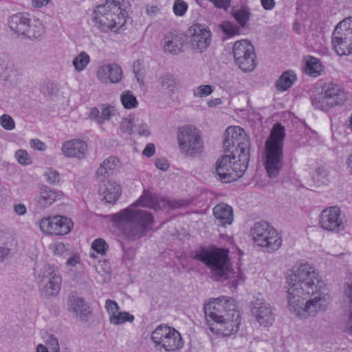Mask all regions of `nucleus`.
I'll return each instance as SVG.
<instances>
[{
	"instance_id": "de8ad7c7",
	"label": "nucleus",
	"mask_w": 352,
	"mask_h": 352,
	"mask_svg": "<svg viewBox=\"0 0 352 352\" xmlns=\"http://www.w3.org/2000/svg\"><path fill=\"white\" fill-rule=\"evenodd\" d=\"M134 118L131 117L122 119L120 129L122 132L131 134L133 131Z\"/></svg>"
},
{
	"instance_id": "864d4df0",
	"label": "nucleus",
	"mask_w": 352,
	"mask_h": 352,
	"mask_svg": "<svg viewBox=\"0 0 352 352\" xmlns=\"http://www.w3.org/2000/svg\"><path fill=\"white\" fill-rule=\"evenodd\" d=\"M46 343L51 352H60L58 341L54 335L48 337Z\"/></svg>"
},
{
	"instance_id": "1a4fd4ad",
	"label": "nucleus",
	"mask_w": 352,
	"mask_h": 352,
	"mask_svg": "<svg viewBox=\"0 0 352 352\" xmlns=\"http://www.w3.org/2000/svg\"><path fill=\"white\" fill-rule=\"evenodd\" d=\"M226 136L223 147L230 153L241 155L242 161H249L250 142L245 131L240 126H229L226 131Z\"/></svg>"
},
{
	"instance_id": "ea45409f",
	"label": "nucleus",
	"mask_w": 352,
	"mask_h": 352,
	"mask_svg": "<svg viewBox=\"0 0 352 352\" xmlns=\"http://www.w3.org/2000/svg\"><path fill=\"white\" fill-rule=\"evenodd\" d=\"M55 217L52 218H43L40 221V228L44 233L55 234Z\"/></svg>"
},
{
	"instance_id": "e2e57ef3",
	"label": "nucleus",
	"mask_w": 352,
	"mask_h": 352,
	"mask_svg": "<svg viewBox=\"0 0 352 352\" xmlns=\"http://www.w3.org/2000/svg\"><path fill=\"white\" fill-rule=\"evenodd\" d=\"M263 8L266 10H271L275 6L274 0H261Z\"/></svg>"
},
{
	"instance_id": "ddd939ff",
	"label": "nucleus",
	"mask_w": 352,
	"mask_h": 352,
	"mask_svg": "<svg viewBox=\"0 0 352 352\" xmlns=\"http://www.w3.org/2000/svg\"><path fill=\"white\" fill-rule=\"evenodd\" d=\"M236 65L241 70L249 72L256 67V54L253 45L248 40L236 41L232 47Z\"/></svg>"
},
{
	"instance_id": "6e6552de",
	"label": "nucleus",
	"mask_w": 352,
	"mask_h": 352,
	"mask_svg": "<svg viewBox=\"0 0 352 352\" xmlns=\"http://www.w3.org/2000/svg\"><path fill=\"white\" fill-rule=\"evenodd\" d=\"M177 140L181 153L195 157L204 151V145L200 131L192 125H184L178 129Z\"/></svg>"
},
{
	"instance_id": "0e129e2a",
	"label": "nucleus",
	"mask_w": 352,
	"mask_h": 352,
	"mask_svg": "<svg viewBox=\"0 0 352 352\" xmlns=\"http://www.w3.org/2000/svg\"><path fill=\"white\" fill-rule=\"evenodd\" d=\"M168 205L172 208H179L187 205V202L182 200L170 201Z\"/></svg>"
},
{
	"instance_id": "e433bc0d",
	"label": "nucleus",
	"mask_w": 352,
	"mask_h": 352,
	"mask_svg": "<svg viewBox=\"0 0 352 352\" xmlns=\"http://www.w3.org/2000/svg\"><path fill=\"white\" fill-rule=\"evenodd\" d=\"M90 62V57L85 52H81L74 60L73 66L76 71L80 72L85 69Z\"/></svg>"
},
{
	"instance_id": "0eeeda50",
	"label": "nucleus",
	"mask_w": 352,
	"mask_h": 352,
	"mask_svg": "<svg viewBox=\"0 0 352 352\" xmlns=\"http://www.w3.org/2000/svg\"><path fill=\"white\" fill-rule=\"evenodd\" d=\"M249 161H242L241 155L231 153L223 155L216 162L215 177L223 183H230L242 177Z\"/></svg>"
},
{
	"instance_id": "680f3d73",
	"label": "nucleus",
	"mask_w": 352,
	"mask_h": 352,
	"mask_svg": "<svg viewBox=\"0 0 352 352\" xmlns=\"http://www.w3.org/2000/svg\"><path fill=\"white\" fill-rule=\"evenodd\" d=\"M30 145L32 148L38 151H43L45 148V144L39 140H31Z\"/></svg>"
},
{
	"instance_id": "3c124183",
	"label": "nucleus",
	"mask_w": 352,
	"mask_h": 352,
	"mask_svg": "<svg viewBox=\"0 0 352 352\" xmlns=\"http://www.w3.org/2000/svg\"><path fill=\"white\" fill-rule=\"evenodd\" d=\"M113 107L110 105H102V112L100 113V117L99 118V123L102 124L105 120H109L112 116Z\"/></svg>"
},
{
	"instance_id": "c03bdc74",
	"label": "nucleus",
	"mask_w": 352,
	"mask_h": 352,
	"mask_svg": "<svg viewBox=\"0 0 352 352\" xmlns=\"http://www.w3.org/2000/svg\"><path fill=\"white\" fill-rule=\"evenodd\" d=\"M0 124L7 131H12L15 128L14 121L8 114H3L0 117Z\"/></svg>"
},
{
	"instance_id": "bf43d9fd",
	"label": "nucleus",
	"mask_w": 352,
	"mask_h": 352,
	"mask_svg": "<svg viewBox=\"0 0 352 352\" xmlns=\"http://www.w3.org/2000/svg\"><path fill=\"white\" fill-rule=\"evenodd\" d=\"M155 166L162 170H166L168 168L169 164L166 159L158 158L155 160Z\"/></svg>"
},
{
	"instance_id": "13d9d810",
	"label": "nucleus",
	"mask_w": 352,
	"mask_h": 352,
	"mask_svg": "<svg viewBox=\"0 0 352 352\" xmlns=\"http://www.w3.org/2000/svg\"><path fill=\"white\" fill-rule=\"evenodd\" d=\"M155 147L154 144L149 143V144H146V147L144 148V149L142 151V154L147 157H151L153 156V155L155 154Z\"/></svg>"
},
{
	"instance_id": "09e8293b",
	"label": "nucleus",
	"mask_w": 352,
	"mask_h": 352,
	"mask_svg": "<svg viewBox=\"0 0 352 352\" xmlns=\"http://www.w3.org/2000/svg\"><path fill=\"white\" fill-rule=\"evenodd\" d=\"M188 8V4L183 0H176L173 5V12L177 16H183Z\"/></svg>"
},
{
	"instance_id": "393cba45",
	"label": "nucleus",
	"mask_w": 352,
	"mask_h": 352,
	"mask_svg": "<svg viewBox=\"0 0 352 352\" xmlns=\"http://www.w3.org/2000/svg\"><path fill=\"white\" fill-rule=\"evenodd\" d=\"M30 19L26 13H17L9 17L8 23L9 28L14 32L23 34L27 30V27Z\"/></svg>"
},
{
	"instance_id": "9b49d317",
	"label": "nucleus",
	"mask_w": 352,
	"mask_h": 352,
	"mask_svg": "<svg viewBox=\"0 0 352 352\" xmlns=\"http://www.w3.org/2000/svg\"><path fill=\"white\" fill-rule=\"evenodd\" d=\"M38 287L42 295L47 298L56 296L60 289L61 276L54 265H45L38 272Z\"/></svg>"
},
{
	"instance_id": "423d86ee",
	"label": "nucleus",
	"mask_w": 352,
	"mask_h": 352,
	"mask_svg": "<svg viewBox=\"0 0 352 352\" xmlns=\"http://www.w3.org/2000/svg\"><path fill=\"white\" fill-rule=\"evenodd\" d=\"M285 127L280 123L274 125L265 142V169L270 178L276 177L283 168Z\"/></svg>"
},
{
	"instance_id": "4be33fe9",
	"label": "nucleus",
	"mask_w": 352,
	"mask_h": 352,
	"mask_svg": "<svg viewBox=\"0 0 352 352\" xmlns=\"http://www.w3.org/2000/svg\"><path fill=\"white\" fill-rule=\"evenodd\" d=\"M87 150V144L79 139L69 140L62 146V152L65 156L79 159L85 157Z\"/></svg>"
},
{
	"instance_id": "5701e85b",
	"label": "nucleus",
	"mask_w": 352,
	"mask_h": 352,
	"mask_svg": "<svg viewBox=\"0 0 352 352\" xmlns=\"http://www.w3.org/2000/svg\"><path fill=\"white\" fill-rule=\"evenodd\" d=\"M63 193L60 191L50 189L43 186L39 190L36 201L40 208H45L51 206L56 201L62 199Z\"/></svg>"
},
{
	"instance_id": "b1692460",
	"label": "nucleus",
	"mask_w": 352,
	"mask_h": 352,
	"mask_svg": "<svg viewBox=\"0 0 352 352\" xmlns=\"http://www.w3.org/2000/svg\"><path fill=\"white\" fill-rule=\"evenodd\" d=\"M213 215L218 226L226 227L233 221L232 207L226 204H219L213 208Z\"/></svg>"
},
{
	"instance_id": "a211bd4d",
	"label": "nucleus",
	"mask_w": 352,
	"mask_h": 352,
	"mask_svg": "<svg viewBox=\"0 0 352 352\" xmlns=\"http://www.w3.org/2000/svg\"><path fill=\"white\" fill-rule=\"evenodd\" d=\"M122 76V68L116 63L102 65L97 71V78L102 83H117Z\"/></svg>"
},
{
	"instance_id": "a18cd8bd",
	"label": "nucleus",
	"mask_w": 352,
	"mask_h": 352,
	"mask_svg": "<svg viewBox=\"0 0 352 352\" xmlns=\"http://www.w3.org/2000/svg\"><path fill=\"white\" fill-rule=\"evenodd\" d=\"M45 177L47 179V182L50 184H55L60 181V174L59 173L54 170L52 168H49L47 169L44 174Z\"/></svg>"
},
{
	"instance_id": "37998d69",
	"label": "nucleus",
	"mask_w": 352,
	"mask_h": 352,
	"mask_svg": "<svg viewBox=\"0 0 352 352\" xmlns=\"http://www.w3.org/2000/svg\"><path fill=\"white\" fill-rule=\"evenodd\" d=\"M91 248L98 254L104 255L108 249V244L103 239L98 238L92 242Z\"/></svg>"
},
{
	"instance_id": "9d476101",
	"label": "nucleus",
	"mask_w": 352,
	"mask_h": 352,
	"mask_svg": "<svg viewBox=\"0 0 352 352\" xmlns=\"http://www.w3.org/2000/svg\"><path fill=\"white\" fill-rule=\"evenodd\" d=\"M250 233L254 243L258 246L266 248L269 252L277 250L282 245L280 234L267 222L255 223Z\"/></svg>"
},
{
	"instance_id": "473e14b6",
	"label": "nucleus",
	"mask_w": 352,
	"mask_h": 352,
	"mask_svg": "<svg viewBox=\"0 0 352 352\" xmlns=\"http://www.w3.org/2000/svg\"><path fill=\"white\" fill-rule=\"evenodd\" d=\"M323 70V66L320 60L314 57H309L305 64V73L312 77H317L320 75Z\"/></svg>"
},
{
	"instance_id": "20e7f679",
	"label": "nucleus",
	"mask_w": 352,
	"mask_h": 352,
	"mask_svg": "<svg viewBox=\"0 0 352 352\" xmlns=\"http://www.w3.org/2000/svg\"><path fill=\"white\" fill-rule=\"evenodd\" d=\"M127 17L128 13L122 8L120 0H107L104 3L97 6L93 12L95 25L104 32L122 28Z\"/></svg>"
},
{
	"instance_id": "6ab92c4d",
	"label": "nucleus",
	"mask_w": 352,
	"mask_h": 352,
	"mask_svg": "<svg viewBox=\"0 0 352 352\" xmlns=\"http://www.w3.org/2000/svg\"><path fill=\"white\" fill-rule=\"evenodd\" d=\"M323 94L332 107L342 105L348 99V94L340 85L330 83L323 88Z\"/></svg>"
},
{
	"instance_id": "4c0bfd02",
	"label": "nucleus",
	"mask_w": 352,
	"mask_h": 352,
	"mask_svg": "<svg viewBox=\"0 0 352 352\" xmlns=\"http://www.w3.org/2000/svg\"><path fill=\"white\" fill-rule=\"evenodd\" d=\"M313 180L316 185H327L329 182V173L324 168H318L313 175Z\"/></svg>"
},
{
	"instance_id": "5fc2aeb1",
	"label": "nucleus",
	"mask_w": 352,
	"mask_h": 352,
	"mask_svg": "<svg viewBox=\"0 0 352 352\" xmlns=\"http://www.w3.org/2000/svg\"><path fill=\"white\" fill-rule=\"evenodd\" d=\"M54 252L57 255H67L65 245L62 242H56L54 244Z\"/></svg>"
},
{
	"instance_id": "f03ea898",
	"label": "nucleus",
	"mask_w": 352,
	"mask_h": 352,
	"mask_svg": "<svg viewBox=\"0 0 352 352\" xmlns=\"http://www.w3.org/2000/svg\"><path fill=\"white\" fill-rule=\"evenodd\" d=\"M142 206L153 209L160 207L156 196L148 190L129 207L111 216V221L122 229L124 234L129 239L135 240L147 232L153 224V217L146 210L135 207Z\"/></svg>"
},
{
	"instance_id": "4d7b16f0",
	"label": "nucleus",
	"mask_w": 352,
	"mask_h": 352,
	"mask_svg": "<svg viewBox=\"0 0 352 352\" xmlns=\"http://www.w3.org/2000/svg\"><path fill=\"white\" fill-rule=\"evenodd\" d=\"M138 133L140 136L148 137L151 135L148 126L145 123H142L138 126L137 128Z\"/></svg>"
},
{
	"instance_id": "49530a36",
	"label": "nucleus",
	"mask_w": 352,
	"mask_h": 352,
	"mask_svg": "<svg viewBox=\"0 0 352 352\" xmlns=\"http://www.w3.org/2000/svg\"><path fill=\"white\" fill-rule=\"evenodd\" d=\"M348 297L349 298V313L345 331L352 335V285L349 286Z\"/></svg>"
},
{
	"instance_id": "c9c22d12",
	"label": "nucleus",
	"mask_w": 352,
	"mask_h": 352,
	"mask_svg": "<svg viewBox=\"0 0 352 352\" xmlns=\"http://www.w3.org/2000/svg\"><path fill=\"white\" fill-rule=\"evenodd\" d=\"M134 316L126 311H118L115 315L109 317V322L114 325H120L126 322H132Z\"/></svg>"
},
{
	"instance_id": "4468645a",
	"label": "nucleus",
	"mask_w": 352,
	"mask_h": 352,
	"mask_svg": "<svg viewBox=\"0 0 352 352\" xmlns=\"http://www.w3.org/2000/svg\"><path fill=\"white\" fill-rule=\"evenodd\" d=\"M187 38L193 50L202 52L210 46L212 34L207 25L196 23L188 28Z\"/></svg>"
},
{
	"instance_id": "bb28decb",
	"label": "nucleus",
	"mask_w": 352,
	"mask_h": 352,
	"mask_svg": "<svg viewBox=\"0 0 352 352\" xmlns=\"http://www.w3.org/2000/svg\"><path fill=\"white\" fill-rule=\"evenodd\" d=\"M170 331V327L160 324L152 331L150 339L155 344L156 348L162 349Z\"/></svg>"
},
{
	"instance_id": "f8f14e48",
	"label": "nucleus",
	"mask_w": 352,
	"mask_h": 352,
	"mask_svg": "<svg viewBox=\"0 0 352 352\" xmlns=\"http://www.w3.org/2000/svg\"><path fill=\"white\" fill-rule=\"evenodd\" d=\"M331 43L339 56L352 53V16L338 23L332 34Z\"/></svg>"
},
{
	"instance_id": "aec40b11",
	"label": "nucleus",
	"mask_w": 352,
	"mask_h": 352,
	"mask_svg": "<svg viewBox=\"0 0 352 352\" xmlns=\"http://www.w3.org/2000/svg\"><path fill=\"white\" fill-rule=\"evenodd\" d=\"M184 43L183 36L172 32L166 33L161 41L164 52L172 55H177L182 52Z\"/></svg>"
},
{
	"instance_id": "58836bf2",
	"label": "nucleus",
	"mask_w": 352,
	"mask_h": 352,
	"mask_svg": "<svg viewBox=\"0 0 352 352\" xmlns=\"http://www.w3.org/2000/svg\"><path fill=\"white\" fill-rule=\"evenodd\" d=\"M232 15L236 22L243 28L250 19V12L247 8H242L234 10Z\"/></svg>"
},
{
	"instance_id": "f3484780",
	"label": "nucleus",
	"mask_w": 352,
	"mask_h": 352,
	"mask_svg": "<svg viewBox=\"0 0 352 352\" xmlns=\"http://www.w3.org/2000/svg\"><path fill=\"white\" fill-rule=\"evenodd\" d=\"M251 311L256 321L265 327L271 325L274 315L271 305L263 299H256L252 302Z\"/></svg>"
},
{
	"instance_id": "774afa93",
	"label": "nucleus",
	"mask_w": 352,
	"mask_h": 352,
	"mask_svg": "<svg viewBox=\"0 0 352 352\" xmlns=\"http://www.w3.org/2000/svg\"><path fill=\"white\" fill-rule=\"evenodd\" d=\"M50 0H33L32 5L36 8H41L49 3Z\"/></svg>"
},
{
	"instance_id": "72a5a7b5",
	"label": "nucleus",
	"mask_w": 352,
	"mask_h": 352,
	"mask_svg": "<svg viewBox=\"0 0 352 352\" xmlns=\"http://www.w3.org/2000/svg\"><path fill=\"white\" fill-rule=\"evenodd\" d=\"M311 104L316 109L324 111H328L332 108V106L330 105V102H329L327 98H325V96L322 91L316 95H314L311 98Z\"/></svg>"
},
{
	"instance_id": "052dcab7",
	"label": "nucleus",
	"mask_w": 352,
	"mask_h": 352,
	"mask_svg": "<svg viewBox=\"0 0 352 352\" xmlns=\"http://www.w3.org/2000/svg\"><path fill=\"white\" fill-rule=\"evenodd\" d=\"M14 212L19 216H23L26 214L27 208L23 204H16L13 206Z\"/></svg>"
},
{
	"instance_id": "7c9ffc66",
	"label": "nucleus",
	"mask_w": 352,
	"mask_h": 352,
	"mask_svg": "<svg viewBox=\"0 0 352 352\" xmlns=\"http://www.w3.org/2000/svg\"><path fill=\"white\" fill-rule=\"evenodd\" d=\"M159 82L162 88L170 94H173L177 90L178 84L176 78L171 74L166 73L159 78Z\"/></svg>"
},
{
	"instance_id": "79ce46f5",
	"label": "nucleus",
	"mask_w": 352,
	"mask_h": 352,
	"mask_svg": "<svg viewBox=\"0 0 352 352\" xmlns=\"http://www.w3.org/2000/svg\"><path fill=\"white\" fill-rule=\"evenodd\" d=\"M214 91V87L208 85H203L193 90V96L197 98H203L209 96Z\"/></svg>"
},
{
	"instance_id": "f704fd0d",
	"label": "nucleus",
	"mask_w": 352,
	"mask_h": 352,
	"mask_svg": "<svg viewBox=\"0 0 352 352\" xmlns=\"http://www.w3.org/2000/svg\"><path fill=\"white\" fill-rule=\"evenodd\" d=\"M120 100L124 107L127 109L136 108L138 105L136 97L131 91H124L120 96Z\"/></svg>"
},
{
	"instance_id": "7ed1b4c3",
	"label": "nucleus",
	"mask_w": 352,
	"mask_h": 352,
	"mask_svg": "<svg viewBox=\"0 0 352 352\" xmlns=\"http://www.w3.org/2000/svg\"><path fill=\"white\" fill-rule=\"evenodd\" d=\"M205 318L210 330L223 336H230L239 331L240 314L232 298L220 296L204 306Z\"/></svg>"
},
{
	"instance_id": "603ef678",
	"label": "nucleus",
	"mask_w": 352,
	"mask_h": 352,
	"mask_svg": "<svg viewBox=\"0 0 352 352\" xmlns=\"http://www.w3.org/2000/svg\"><path fill=\"white\" fill-rule=\"evenodd\" d=\"M105 308L109 315V317L115 315L120 310V307L118 306V303L113 300H106Z\"/></svg>"
},
{
	"instance_id": "f257e3e1",
	"label": "nucleus",
	"mask_w": 352,
	"mask_h": 352,
	"mask_svg": "<svg viewBox=\"0 0 352 352\" xmlns=\"http://www.w3.org/2000/svg\"><path fill=\"white\" fill-rule=\"evenodd\" d=\"M287 306L300 318L315 316L326 310L329 296L314 267L297 263L287 277Z\"/></svg>"
},
{
	"instance_id": "2eb2a0df",
	"label": "nucleus",
	"mask_w": 352,
	"mask_h": 352,
	"mask_svg": "<svg viewBox=\"0 0 352 352\" xmlns=\"http://www.w3.org/2000/svg\"><path fill=\"white\" fill-rule=\"evenodd\" d=\"M344 217L340 208L330 206L322 211L320 224L323 229L338 233L345 229Z\"/></svg>"
},
{
	"instance_id": "2f4dec72",
	"label": "nucleus",
	"mask_w": 352,
	"mask_h": 352,
	"mask_svg": "<svg viewBox=\"0 0 352 352\" xmlns=\"http://www.w3.org/2000/svg\"><path fill=\"white\" fill-rule=\"evenodd\" d=\"M55 234L64 235L69 233L72 228L73 223L72 220L66 217L56 216L55 217Z\"/></svg>"
},
{
	"instance_id": "c85d7f7f",
	"label": "nucleus",
	"mask_w": 352,
	"mask_h": 352,
	"mask_svg": "<svg viewBox=\"0 0 352 352\" xmlns=\"http://www.w3.org/2000/svg\"><path fill=\"white\" fill-rule=\"evenodd\" d=\"M182 346L183 342L180 333L176 329L171 327V331L162 349L166 351H174Z\"/></svg>"
},
{
	"instance_id": "39448f33",
	"label": "nucleus",
	"mask_w": 352,
	"mask_h": 352,
	"mask_svg": "<svg viewBox=\"0 0 352 352\" xmlns=\"http://www.w3.org/2000/svg\"><path fill=\"white\" fill-rule=\"evenodd\" d=\"M193 258L204 263L217 280L228 279L232 273L227 250L213 246L201 248Z\"/></svg>"
},
{
	"instance_id": "6e6d98bb",
	"label": "nucleus",
	"mask_w": 352,
	"mask_h": 352,
	"mask_svg": "<svg viewBox=\"0 0 352 352\" xmlns=\"http://www.w3.org/2000/svg\"><path fill=\"white\" fill-rule=\"evenodd\" d=\"M211 1L215 7L218 8H223L228 10L230 6V0H209Z\"/></svg>"
},
{
	"instance_id": "69168bd1",
	"label": "nucleus",
	"mask_w": 352,
	"mask_h": 352,
	"mask_svg": "<svg viewBox=\"0 0 352 352\" xmlns=\"http://www.w3.org/2000/svg\"><path fill=\"white\" fill-rule=\"evenodd\" d=\"M80 262L79 256L76 254H73L66 261V264L67 265L75 266Z\"/></svg>"
},
{
	"instance_id": "338daca9",
	"label": "nucleus",
	"mask_w": 352,
	"mask_h": 352,
	"mask_svg": "<svg viewBox=\"0 0 352 352\" xmlns=\"http://www.w3.org/2000/svg\"><path fill=\"white\" fill-rule=\"evenodd\" d=\"M89 116L94 118L99 123V118L100 117V112L96 107L91 108L89 113Z\"/></svg>"
},
{
	"instance_id": "dca6fc26",
	"label": "nucleus",
	"mask_w": 352,
	"mask_h": 352,
	"mask_svg": "<svg viewBox=\"0 0 352 352\" xmlns=\"http://www.w3.org/2000/svg\"><path fill=\"white\" fill-rule=\"evenodd\" d=\"M67 309L74 316L82 322L87 321L92 310L84 298L76 293H72L68 296Z\"/></svg>"
},
{
	"instance_id": "a878e982",
	"label": "nucleus",
	"mask_w": 352,
	"mask_h": 352,
	"mask_svg": "<svg viewBox=\"0 0 352 352\" xmlns=\"http://www.w3.org/2000/svg\"><path fill=\"white\" fill-rule=\"evenodd\" d=\"M119 162V159L116 157H109V158L106 159L97 170V179L98 181H102L103 179L111 176L113 173V170L118 165Z\"/></svg>"
},
{
	"instance_id": "cd10ccee",
	"label": "nucleus",
	"mask_w": 352,
	"mask_h": 352,
	"mask_svg": "<svg viewBox=\"0 0 352 352\" xmlns=\"http://www.w3.org/2000/svg\"><path fill=\"white\" fill-rule=\"evenodd\" d=\"M45 32L44 27L42 23L38 19H34L29 21L27 30L23 34L31 40L41 38Z\"/></svg>"
},
{
	"instance_id": "412c9836",
	"label": "nucleus",
	"mask_w": 352,
	"mask_h": 352,
	"mask_svg": "<svg viewBox=\"0 0 352 352\" xmlns=\"http://www.w3.org/2000/svg\"><path fill=\"white\" fill-rule=\"evenodd\" d=\"M101 184L99 186L98 191L103 196V199L109 204H115L121 195L120 186L114 181L107 180L99 181Z\"/></svg>"
},
{
	"instance_id": "c756f323",
	"label": "nucleus",
	"mask_w": 352,
	"mask_h": 352,
	"mask_svg": "<svg viewBox=\"0 0 352 352\" xmlns=\"http://www.w3.org/2000/svg\"><path fill=\"white\" fill-rule=\"evenodd\" d=\"M296 80V76L293 72L290 70L285 71L276 81V89L281 91H286L292 86Z\"/></svg>"
},
{
	"instance_id": "8fccbe9b",
	"label": "nucleus",
	"mask_w": 352,
	"mask_h": 352,
	"mask_svg": "<svg viewBox=\"0 0 352 352\" xmlns=\"http://www.w3.org/2000/svg\"><path fill=\"white\" fill-rule=\"evenodd\" d=\"M15 157L21 164L28 165L31 164V159L28 153V152L25 150H19L15 153Z\"/></svg>"
},
{
	"instance_id": "a19ab883",
	"label": "nucleus",
	"mask_w": 352,
	"mask_h": 352,
	"mask_svg": "<svg viewBox=\"0 0 352 352\" xmlns=\"http://www.w3.org/2000/svg\"><path fill=\"white\" fill-rule=\"evenodd\" d=\"M221 30L228 36L237 35L240 32V28L233 23L227 21L221 25Z\"/></svg>"
}]
</instances>
